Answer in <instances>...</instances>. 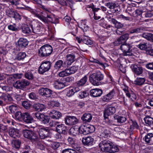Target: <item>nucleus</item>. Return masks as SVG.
Instances as JSON below:
<instances>
[{
  "instance_id": "nucleus-27",
  "label": "nucleus",
  "mask_w": 153,
  "mask_h": 153,
  "mask_svg": "<svg viewBox=\"0 0 153 153\" xmlns=\"http://www.w3.org/2000/svg\"><path fill=\"white\" fill-rule=\"evenodd\" d=\"M16 66L13 63H6V70L7 72L10 73L14 72Z\"/></svg>"
},
{
  "instance_id": "nucleus-17",
  "label": "nucleus",
  "mask_w": 153,
  "mask_h": 153,
  "mask_svg": "<svg viewBox=\"0 0 153 153\" xmlns=\"http://www.w3.org/2000/svg\"><path fill=\"white\" fill-rule=\"evenodd\" d=\"M49 115L52 119L55 120L59 119L62 117V114L60 112L54 110L50 111Z\"/></svg>"
},
{
  "instance_id": "nucleus-12",
  "label": "nucleus",
  "mask_w": 153,
  "mask_h": 153,
  "mask_svg": "<svg viewBox=\"0 0 153 153\" xmlns=\"http://www.w3.org/2000/svg\"><path fill=\"white\" fill-rule=\"evenodd\" d=\"M29 82L25 79L17 81L14 85V86L17 88L21 89L28 86L29 84Z\"/></svg>"
},
{
  "instance_id": "nucleus-2",
  "label": "nucleus",
  "mask_w": 153,
  "mask_h": 153,
  "mask_svg": "<svg viewBox=\"0 0 153 153\" xmlns=\"http://www.w3.org/2000/svg\"><path fill=\"white\" fill-rule=\"evenodd\" d=\"M32 12L36 16L45 23L51 22L56 24L59 22L58 19L55 18L53 15L49 14V13H46L47 16L45 17L43 16V12H41L40 14L36 13L35 11H32Z\"/></svg>"
},
{
  "instance_id": "nucleus-20",
  "label": "nucleus",
  "mask_w": 153,
  "mask_h": 153,
  "mask_svg": "<svg viewBox=\"0 0 153 153\" xmlns=\"http://www.w3.org/2000/svg\"><path fill=\"white\" fill-rule=\"evenodd\" d=\"M0 99H2L5 103L7 104H10V102L12 100L11 97L9 94H3L0 97Z\"/></svg>"
},
{
  "instance_id": "nucleus-18",
  "label": "nucleus",
  "mask_w": 153,
  "mask_h": 153,
  "mask_svg": "<svg viewBox=\"0 0 153 153\" xmlns=\"http://www.w3.org/2000/svg\"><path fill=\"white\" fill-rule=\"evenodd\" d=\"M77 53L74 54L72 53L71 54H68L67 56V59L65 61L67 66H70L74 61V59Z\"/></svg>"
},
{
  "instance_id": "nucleus-60",
  "label": "nucleus",
  "mask_w": 153,
  "mask_h": 153,
  "mask_svg": "<svg viewBox=\"0 0 153 153\" xmlns=\"http://www.w3.org/2000/svg\"><path fill=\"white\" fill-rule=\"evenodd\" d=\"M18 107L17 106H9V109L12 113H14L17 110Z\"/></svg>"
},
{
  "instance_id": "nucleus-47",
  "label": "nucleus",
  "mask_w": 153,
  "mask_h": 153,
  "mask_svg": "<svg viewBox=\"0 0 153 153\" xmlns=\"http://www.w3.org/2000/svg\"><path fill=\"white\" fill-rule=\"evenodd\" d=\"M31 137L30 140L33 142H38L39 140L37 135L34 132H33Z\"/></svg>"
},
{
  "instance_id": "nucleus-43",
  "label": "nucleus",
  "mask_w": 153,
  "mask_h": 153,
  "mask_svg": "<svg viewBox=\"0 0 153 153\" xmlns=\"http://www.w3.org/2000/svg\"><path fill=\"white\" fill-rule=\"evenodd\" d=\"M82 0H76V1H80ZM64 2L62 4L63 5L69 6L71 8H72V7L74 2L72 0H66L63 1Z\"/></svg>"
},
{
  "instance_id": "nucleus-44",
  "label": "nucleus",
  "mask_w": 153,
  "mask_h": 153,
  "mask_svg": "<svg viewBox=\"0 0 153 153\" xmlns=\"http://www.w3.org/2000/svg\"><path fill=\"white\" fill-rule=\"evenodd\" d=\"M66 69L69 75L74 73L78 70V67L75 66H73L69 68Z\"/></svg>"
},
{
  "instance_id": "nucleus-56",
  "label": "nucleus",
  "mask_w": 153,
  "mask_h": 153,
  "mask_svg": "<svg viewBox=\"0 0 153 153\" xmlns=\"http://www.w3.org/2000/svg\"><path fill=\"white\" fill-rule=\"evenodd\" d=\"M62 153H77L74 149H66L63 150Z\"/></svg>"
},
{
  "instance_id": "nucleus-55",
  "label": "nucleus",
  "mask_w": 153,
  "mask_h": 153,
  "mask_svg": "<svg viewBox=\"0 0 153 153\" xmlns=\"http://www.w3.org/2000/svg\"><path fill=\"white\" fill-rule=\"evenodd\" d=\"M88 95V93L86 91H81L79 94V97L81 99L87 97Z\"/></svg>"
},
{
  "instance_id": "nucleus-8",
  "label": "nucleus",
  "mask_w": 153,
  "mask_h": 153,
  "mask_svg": "<svg viewBox=\"0 0 153 153\" xmlns=\"http://www.w3.org/2000/svg\"><path fill=\"white\" fill-rule=\"evenodd\" d=\"M131 48V46L129 44H123L120 46V49L123 52V55L125 56L132 55Z\"/></svg>"
},
{
  "instance_id": "nucleus-48",
  "label": "nucleus",
  "mask_w": 153,
  "mask_h": 153,
  "mask_svg": "<svg viewBox=\"0 0 153 153\" xmlns=\"http://www.w3.org/2000/svg\"><path fill=\"white\" fill-rule=\"evenodd\" d=\"M131 122L130 123L131 124L130 129L131 130H132L134 129H137L138 128V126L136 121L131 120Z\"/></svg>"
},
{
  "instance_id": "nucleus-14",
  "label": "nucleus",
  "mask_w": 153,
  "mask_h": 153,
  "mask_svg": "<svg viewBox=\"0 0 153 153\" xmlns=\"http://www.w3.org/2000/svg\"><path fill=\"white\" fill-rule=\"evenodd\" d=\"M8 134L10 137L14 138L19 137L21 136L19 131L14 128H10L8 131Z\"/></svg>"
},
{
  "instance_id": "nucleus-29",
  "label": "nucleus",
  "mask_w": 153,
  "mask_h": 153,
  "mask_svg": "<svg viewBox=\"0 0 153 153\" xmlns=\"http://www.w3.org/2000/svg\"><path fill=\"white\" fill-rule=\"evenodd\" d=\"M116 108L114 107L110 106L105 110L104 114L107 115H110L113 114L116 111Z\"/></svg>"
},
{
  "instance_id": "nucleus-32",
  "label": "nucleus",
  "mask_w": 153,
  "mask_h": 153,
  "mask_svg": "<svg viewBox=\"0 0 153 153\" xmlns=\"http://www.w3.org/2000/svg\"><path fill=\"white\" fill-rule=\"evenodd\" d=\"M146 81V79L143 77H137L134 82V84L137 85L141 86L143 85Z\"/></svg>"
},
{
  "instance_id": "nucleus-37",
  "label": "nucleus",
  "mask_w": 153,
  "mask_h": 153,
  "mask_svg": "<svg viewBox=\"0 0 153 153\" xmlns=\"http://www.w3.org/2000/svg\"><path fill=\"white\" fill-rule=\"evenodd\" d=\"M68 141L69 143L76 150L79 149V147L75 144V140L73 138L69 137L68 139Z\"/></svg>"
},
{
  "instance_id": "nucleus-31",
  "label": "nucleus",
  "mask_w": 153,
  "mask_h": 153,
  "mask_svg": "<svg viewBox=\"0 0 153 153\" xmlns=\"http://www.w3.org/2000/svg\"><path fill=\"white\" fill-rule=\"evenodd\" d=\"M92 116L90 113L84 114L81 117L82 120L85 122H90L91 120Z\"/></svg>"
},
{
  "instance_id": "nucleus-13",
  "label": "nucleus",
  "mask_w": 153,
  "mask_h": 153,
  "mask_svg": "<svg viewBox=\"0 0 153 153\" xmlns=\"http://www.w3.org/2000/svg\"><path fill=\"white\" fill-rule=\"evenodd\" d=\"M115 94L114 89H113L106 95L102 97V100L104 102H109L114 97Z\"/></svg>"
},
{
  "instance_id": "nucleus-24",
  "label": "nucleus",
  "mask_w": 153,
  "mask_h": 153,
  "mask_svg": "<svg viewBox=\"0 0 153 153\" xmlns=\"http://www.w3.org/2000/svg\"><path fill=\"white\" fill-rule=\"evenodd\" d=\"M66 130V127L63 124H59L57 125L56 131L58 133L65 134Z\"/></svg>"
},
{
  "instance_id": "nucleus-49",
  "label": "nucleus",
  "mask_w": 153,
  "mask_h": 153,
  "mask_svg": "<svg viewBox=\"0 0 153 153\" xmlns=\"http://www.w3.org/2000/svg\"><path fill=\"white\" fill-rule=\"evenodd\" d=\"M33 107V110L32 111H42L45 108L44 106H34Z\"/></svg>"
},
{
  "instance_id": "nucleus-15",
  "label": "nucleus",
  "mask_w": 153,
  "mask_h": 153,
  "mask_svg": "<svg viewBox=\"0 0 153 153\" xmlns=\"http://www.w3.org/2000/svg\"><path fill=\"white\" fill-rule=\"evenodd\" d=\"M131 67L135 75H139L142 74L143 72V69L140 66L133 65H132Z\"/></svg>"
},
{
  "instance_id": "nucleus-61",
  "label": "nucleus",
  "mask_w": 153,
  "mask_h": 153,
  "mask_svg": "<svg viewBox=\"0 0 153 153\" xmlns=\"http://www.w3.org/2000/svg\"><path fill=\"white\" fill-rule=\"evenodd\" d=\"M60 146V143L59 142H55L51 144V147L54 149H57Z\"/></svg>"
},
{
  "instance_id": "nucleus-21",
  "label": "nucleus",
  "mask_w": 153,
  "mask_h": 153,
  "mask_svg": "<svg viewBox=\"0 0 153 153\" xmlns=\"http://www.w3.org/2000/svg\"><path fill=\"white\" fill-rule=\"evenodd\" d=\"M91 96L94 97H97L100 96L102 94V90L100 89H94L90 91Z\"/></svg>"
},
{
  "instance_id": "nucleus-54",
  "label": "nucleus",
  "mask_w": 153,
  "mask_h": 153,
  "mask_svg": "<svg viewBox=\"0 0 153 153\" xmlns=\"http://www.w3.org/2000/svg\"><path fill=\"white\" fill-rule=\"evenodd\" d=\"M15 12L12 10L9 9L6 11V14L9 17L13 18Z\"/></svg>"
},
{
  "instance_id": "nucleus-4",
  "label": "nucleus",
  "mask_w": 153,
  "mask_h": 153,
  "mask_svg": "<svg viewBox=\"0 0 153 153\" xmlns=\"http://www.w3.org/2000/svg\"><path fill=\"white\" fill-rule=\"evenodd\" d=\"M103 77V75L100 71H96L95 73L90 75L89 79L93 85H99L98 82L102 80Z\"/></svg>"
},
{
  "instance_id": "nucleus-64",
  "label": "nucleus",
  "mask_w": 153,
  "mask_h": 153,
  "mask_svg": "<svg viewBox=\"0 0 153 153\" xmlns=\"http://www.w3.org/2000/svg\"><path fill=\"white\" fill-rule=\"evenodd\" d=\"M100 25L104 28H106L107 29H108L110 28L111 27V26L107 24L105 22H103L100 23Z\"/></svg>"
},
{
  "instance_id": "nucleus-30",
  "label": "nucleus",
  "mask_w": 153,
  "mask_h": 153,
  "mask_svg": "<svg viewBox=\"0 0 153 153\" xmlns=\"http://www.w3.org/2000/svg\"><path fill=\"white\" fill-rule=\"evenodd\" d=\"M145 125L151 127L153 125V118L151 117L147 116L144 118Z\"/></svg>"
},
{
  "instance_id": "nucleus-35",
  "label": "nucleus",
  "mask_w": 153,
  "mask_h": 153,
  "mask_svg": "<svg viewBox=\"0 0 153 153\" xmlns=\"http://www.w3.org/2000/svg\"><path fill=\"white\" fill-rule=\"evenodd\" d=\"M54 86L56 89H61L64 86L63 83L59 81H56L54 83Z\"/></svg>"
},
{
  "instance_id": "nucleus-5",
  "label": "nucleus",
  "mask_w": 153,
  "mask_h": 153,
  "mask_svg": "<svg viewBox=\"0 0 153 153\" xmlns=\"http://www.w3.org/2000/svg\"><path fill=\"white\" fill-rule=\"evenodd\" d=\"M78 130L80 134L87 135L94 132L95 130V128L93 125H82L79 128Z\"/></svg>"
},
{
  "instance_id": "nucleus-52",
  "label": "nucleus",
  "mask_w": 153,
  "mask_h": 153,
  "mask_svg": "<svg viewBox=\"0 0 153 153\" xmlns=\"http://www.w3.org/2000/svg\"><path fill=\"white\" fill-rule=\"evenodd\" d=\"M144 30V28L143 27H139L136 28H134L131 30L130 31V33H140L142 32Z\"/></svg>"
},
{
  "instance_id": "nucleus-58",
  "label": "nucleus",
  "mask_w": 153,
  "mask_h": 153,
  "mask_svg": "<svg viewBox=\"0 0 153 153\" xmlns=\"http://www.w3.org/2000/svg\"><path fill=\"white\" fill-rule=\"evenodd\" d=\"M41 121L44 124H46L49 123V119L48 118V116L44 115V117L42 119Z\"/></svg>"
},
{
  "instance_id": "nucleus-16",
  "label": "nucleus",
  "mask_w": 153,
  "mask_h": 153,
  "mask_svg": "<svg viewBox=\"0 0 153 153\" xmlns=\"http://www.w3.org/2000/svg\"><path fill=\"white\" fill-rule=\"evenodd\" d=\"M39 94L42 96L49 97L52 94V91L49 89L42 88L39 89Z\"/></svg>"
},
{
  "instance_id": "nucleus-19",
  "label": "nucleus",
  "mask_w": 153,
  "mask_h": 153,
  "mask_svg": "<svg viewBox=\"0 0 153 153\" xmlns=\"http://www.w3.org/2000/svg\"><path fill=\"white\" fill-rule=\"evenodd\" d=\"M68 67L65 61L64 62L62 60H59L57 61L54 65V68L56 69L59 70L62 68Z\"/></svg>"
},
{
  "instance_id": "nucleus-10",
  "label": "nucleus",
  "mask_w": 153,
  "mask_h": 153,
  "mask_svg": "<svg viewBox=\"0 0 153 153\" xmlns=\"http://www.w3.org/2000/svg\"><path fill=\"white\" fill-rule=\"evenodd\" d=\"M41 23L36 21H34L31 23V28L33 32L36 33L40 32Z\"/></svg>"
},
{
  "instance_id": "nucleus-42",
  "label": "nucleus",
  "mask_w": 153,
  "mask_h": 153,
  "mask_svg": "<svg viewBox=\"0 0 153 153\" xmlns=\"http://www.w3.org/2000/svg\"><path fill=\"white\" fill-rule=\"evenodd\" d=\"M23 113H22L21 112L18 111L16 113L15 115V119L19 121H23Z\"/></svg>"
},
{
  "instance_id": "nucleus-51",
  "label": "nucleus",
  "mask_w": 153,
  "mask_h": 153,
  "mask_svg": "<svg viewBox=\"0 0 153 153\" xmlns=\"http://www.w3.org/2000/svg\"><path fill=\"white\" fill-rule=\"evenodd\" d=\"M128 33H126L121 36L119 38L123 43L126 42L128 39Z\"/></svg>"
},
{
  "instance_id": "nucleus-38",
  "label": "nucleus",
  "mask_w": 153,
  "mask_h": 153,
  "mask_svg": "<svg viewBox=\"0 0 153 153\" xmlns=\"http://www.w3.org/2000/svg\"><path fill=\"white\" fill-rule=\"evenodd\" d=\"M24 75L25 77L29 80H32L34 78V76L30 70H28L25 72Z\"/></svg>"
},
{
  "instance_id": "nucleus-6",
  "label": "nucleus",
  "mask_w": 153,
  "mask_h": 153,
  "mask_svg": "<svg viewBox=\"0 0 153 153\" xmlns=\"http://www.w3.org/2000/svg\"><path fill=\"white\" fill-rule=\"evenodd\" d=\"M51 66V63L49 61L42 62L39 68V73L41 74H44L50 70Z\"/></svg>"
},
{
  "instance_id": "nucleus-62",
  "label": "nucleus",
  "mask_w": 153,
  "mask_h": 153,
  "mask_svg": "<svg viewBox=\"0 0 153 153\" xmlns=\"http://www.w3.org/2000/svg\"><path fill=\"white\" fill-rule=\"evenodd\" d=\"M35 117L40 121L44 116V114L36 112L34 114Z\"/></svg>"
},
{
  "instance_id": "nucleus-45",
  "label": "nucleus",
  "mask_w": 153,
  "mask_h": 153,
  "mask_svg": "<svg viewBox=\"0 0 153 153\" xmlns=\"http://www.w3.org/2000/svg\"><path fill=\"white\" fill-rule=\"evenodd\" d=\"M22 30L23 33H29L31 32L32 29H31L28 25H25L23 26Z\"/></svg>"
},
{
  "instance_id": "nucleus-23",
  "label": "nucleus",
  "mask_w": 153,
  "mask_h": 153,
  "mask_svg": "<svg viewBox=\"0 0 153 153\" xmlns=\"http://www.w3.org/2000/svg\"><path fill=\"white\" fill-rule=\"evenodd\" d=\"M23 120L27 123H30L33 121V119L30 114L28 113H23Z\"/></svg>"
},
{
  "instance_id": "nucleus-25",
  "label": "nucleus",
  "mask_w": 153,
  "mask_h": 153,
  "mask_svg": "<svg viewBox=\"0 0 153 153\" xmlns=\"http://www.w3.org/2000/svg\"><path fill=\"white\" fill-rule=\"evenodd\" d=\"M80 89L78 87H74L70 88L68 91L66 95L70 97L72 96L76 92H77L80 91Z\"/></svg>"
},
{
  "instance_id": "nucleus-36",
  "label": "nucleus",
  "mask_w": 153,
  "mask_h": 153,
  "mask_svg": "<svg viewBox=\"0 0 153 153\" xmlns=\"http://www.w3.org/2000/svg\"><path fill=\"white\" fill-rule=\"evenodd\" d=\"M81 40L83 43L86 45H91L93 44V42L88 36H84L82 37Z\"/></svg>"
},
{
  "instance_id": "nucleus-53",
  "label": "nucleus",
  "mask_w": 153,
  "mask_h": 153,
  "mask_svg": "<svg viewBox=\"0 0 153 153\" xmlns=\"http://www.w3.org/2000/svg\"><path fill=\"white\" fill-rule=\"evenodd\" d=\"M13 146L16 149L19 148L21 143V141L19 140H15L13 142Z\"/></svg>"
},
{
  "instance_id": "nucleus-50",
  "label": "nucleus",
  "mask_w": 153,
  "mask_h": 153,
  "mask_svg": "<svg viewBox=\"0 0 153 153\" xmlns=\"http://www.w3.org/2000/svg\"><path fill=\"white\" fill-rule=\"evenodd\" d=\"M142 36L147 40H150L152 39L153 34L149 33H143Z\"/></svg>"
},
{
  "instance_id": "nucleus-57",
  "label": "nucleus",
  "mask_w": 153,
  "mask_h": 153,
  "mask_svg": "<svg viewBox=\"0 0 153 153\" xmlns=\"http://www.w3.org/2000/svg\"><path fill=\"white\" fill-rule=\"evenodd\" d=\"M58 75L60 77H62L69 75L67 69L59 72Z\"/></svg>"
},
{
  "instance_id": "nucleus-9",
  "label": "nucleus",
  "mask_w": 153,
  "mask_h": 153,
  "mask_svg": "<svg viewBox=\"0 0 153 153\" xmlns=\"http://www.w3.org/2000/svg\"><path fill=\"white\" fill-rule=\"evenodd\" d=\"M50 129L48 127H43L39 130L38 133L39 138L42 139H45L49 136Z\"/></svg>"
},
{
  "instance_id": "nucleus-41",
  "label": "nucleus",
  "mask_w": 153,
  "mask_h": 153,
  "mask_svg": "<svg viewBox=\"0 0 153 153\" xmlns=\"http://www.w3.org/2000/svg\"><path fill=\"white\" fill-rule=\"evenodd\" d=\"M149 44L147 43H141L138 45V48L142 50H146L149 47Z\"/></svg>"
},
{
  "instance_id": "nucleus-39",
  "label": "nucleus",
  "mask_w": 153,
  "mask_h": 153,
  "mask_svg": "<svg viewBox=\"0 0 153 153\" xmlns=\"http://www.w3.org/2000/svg\"><path fill=\"white\" fill-rule=\"evenodd\" d=\"M33 131L28 130H24L23 132V135L26 138L30 139L31 137V136L33 134Z\"/></svg>"
},
{
  "instance_id": "nucleus-59",
  "label": "nucleus",
  "mask_w": 153,
  "mask_h": 153,
  "mask_svg": "<svg viewBox=\"0 0 153 153\" xmlns=\"http://www.w3.org/2000/svg\"><path fill=\"white\" fill-rule=\"evenodd\" d=\"M117 3L108 2L106 3L105 5L109 8L110 9H113L114 8V7Z\"/></svg>"
},
{
  "instance_id": "nucleus-1",
  "label": "nucleus",
  "mask_w": 153,
  "mask_h": 153,
  "mask_svg": "<svg viewBox=\"0 0 153 153\" xmlns=\"http://www.w3.org/2000/svg\"><path fill=\"white\" fill-rule=\"evenodd\" d=\"M99 146L101 150L105 152L114 153L119 150L117 146L114 145L110 141L107 140L101 141Z\"/></svg>"
},
{
  "instance_id": "nucleus-46",
  "label": "nucleus",
  "mask_w": 153,
  "mask_h": 153,
  "mask_svg": "<svg viewBox=\"0 0 153 153\" xmlns=\"http://www.w3.org/2000/svg\"><path fill=\"white\" fill-rule=\"evenodd\" d=\"M7 27L9 30L13 31H18L19 29V28L16 26L15 24L9 25Z\"/></svg>"
},
{
  "instance_id": "nucleus-34",
  "label": "nucleus",
  "mask_w": 153,
  "mask_h": 153,
  "mask_svg": "<svg viewBox=\"0 0 153 153\" xmlns=\"http://www.w3.org/2000/svg\"><path fill=\"white\" fill-rule=\"evenodd\" d=\"M153 137V133H148L143 138L145 142L148 143H150L152 142V139Z\"/></svg>"
},
{
  "instance_id": "nucleus-33",
  "label": "nucleus",
  "mask_w": 153,
  "mask_h": 153,
  "mask_svg": "<svg viewBox=\"0 0 153 153\" xmlns=\"http://www.w3.org/2000/svg\"><path fill=\"white\" fill-rule=\"evenodd\" d=\"M88 79V77L86 75L85 76L82 78L79 81L76 82V84L78 86H82L86 83Z\"/></svg>"
},
{
  "instance_id": "nucleus-22",
  "label": "nucleus",
  "mask_w": 153,
  "mask_h": 153,
  "mask_svg": "<svg viewBox=\"0 0 153 153\" xmlns=\"http://www.w3.org/2000/svg\"><path fill=\"white\" fill-rule=\"evenodd\" d=\"M17 43L19 48H24L27 45L28 42L26 39L21 38L18 40Z\"/></svg>"
},
{
  "instance_id": "nucleus-40",
  "label": "nucleus",
  "mask_w": 153,
  "mask_h": 153,
  "mask_svg": "<svg viewBox=\"0 0 153 153\" xmlns=\"http://www.w3.org/2000/svg\"><path fill=\"white\" fill-rule=\"evenodd\" d=\"M26 55L24 52H20L18 53L16 56V59L18 60H22L26 57Z\"/></svg>"
},
{
  "instance_id": "nucleus-11",
  "label": "nucleus",
  "mask_w": 153,
  "mask_h": 153,
  "mask_svg": "<svg viewBox=\"0 0 153 153\" xmlns=\"http://www.w3.org/2000/svg\"><path fill=\"white\" fill-rule=\"evenodd\" d=\"M78 119L74 116H66L65 119V124L69 126L75 125L78 122Z\"/></svg>"
},
{
  "instance_id": "nucleus-7",
  "label": "nucleus",
  "mask_w": 153,
  "mask_h": 153,
  "mask_svg": "<svg viewBox=\"0 0 153 153\" xmlns=\"http://www.w3.org/2000/svg\"><path fill=\"white\" fill-rule=\"evenodd\" d=\"M87 8H91L94 12V18L95 20H98L101 18L103 12L99 8L95 7L93 5H88Z\"/></svg>"
},
{
  "instance_id": "nucleus-26",
  "label": "nucleus",
  "mask_w": 153,
  "mask_h": 153,
  "mask_svg": "<svg viewBox=\"0 0 153 153\" xmlns=\"http://www.w3.org/2000/svg\"><path fill=\"white\" fill-rule=\"evenodd\" d=\"M94 139L91 137H88L82 138V142L85 145H91L93 144Z\"/></svg>"
},
{
  "instance_id": "nucleus-3",
  "label": "nucleus",
  "mask_w": 153,
  "mask_h": 153,
  "mask_svg": "<svg viewBox=\"0 0 153 153\" xmlns=\"http://www.w3.org/2000/svg\"><path fill=\"white\" fill-rule=\"evenodd\" d=\"M52 51L53 48L51 45H45L42 46L39 50V55L41 57H45L50 55Z\"/></svg>"
},
{
  "instance_id": "nucleus-28",
  "label": "nucleus",
  "mask_w": 153,
  "mask_h": 153,
  "mask_svg": "<svg viewBox=\"0 0 153 153\" xmlns=\"http://www.w3.org/2000/svg\"><path fill=\"white\" fill-rule=\"evenodd\" d=\"M114 118L115 120L120 124L125 123L126 120V118L125 117L118 115L114 116Z\"/></svg>"
},
{
  "instance_id": "nucleus-63",
  "label": "nucleus",
  "mask_w": 153,
  "mask_h": 153,
  "mask_svg": "<svg viewBox=\"0 0 153 153\" xmlns=\"http://www.w3.org/2000/svg\"><path fill=\"white\" fill-rule=\"evenodd\" d=\"M109 131L107 130H104L100 134L102 137L106 138L109 136Z\"/></svg>"
}]
</instances>
